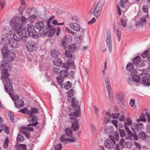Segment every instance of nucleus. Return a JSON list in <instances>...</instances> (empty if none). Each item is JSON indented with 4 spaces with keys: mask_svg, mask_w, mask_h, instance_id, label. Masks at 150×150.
<instances>
[{
    "mask_svg": "<svg viewBox=\"0 0 150 150\" xmlns=\"http://www.w3.org/2000/svg\"><path fill=\"white\" fill-rule=\"evenodd\" d=\"M68 101L69 102H71V105L73 108L69 109V115L71 119L75 118L76 117H79L80 114V105H79V102L75 98L72 99L68 98Z\"/></svg>",
    "mask_w": 150,
    "mask_h": 150,
    "instance_id": "obj_1",
    "label": "nucleus"
},
{
    "mask_svg": "<svg viewBox=\"0 0 150 150\" xmlns=\"http://www.w3.org/2000/svg\"><path fill=\"white\" fill-rule=\"evenodd\" d=\"M113 135H109V139H107L104 142L105 146L109 149L113 148L114 145L115 144V140L116 141L119 140V135L118 132H114Z\"/></svg>",
    "mask_w": 150,
    "mask_h": 150,
    "instance_id": "obj_2",
    "label": "nucleus"
},
{
    "mask_svg": "<svg viewBox=\"0 0 150 150\" xmlns=\"http://www.w3.org/2000/svg\"><path fill=\"white\" fill-rule=\"evenodd\" d=\"M105 4V2L103 0L100 1L97 3L94 8H92L90 11V15L94 16L98 18L99 17L101 13V11L103 8V6Z\"/></svg>",
    "mask_w": 150,
    "mask_h": 150,
    "instance_id": "obj_3",
    "label": "nucleus"
},
{
    "mask_svg": "<svg viewBox=\"0 0 150 150\" xmlns=\"http://www.w3.org/2000/svg\"><path fill=\"white\" fill-rule=\"evenodd\" d=\"M39 123L36 121L33 123L29 124L26 127H23L22 129L20 130V132L24 134L26 137H29L30 134L29 133L26 132V130L28 131H32L34 130L33 126H35L38 124Z\"/></svg>",
    "mask_w": 150,
    "mask_h": 150,
    "instance_id": "obj_4",
    "label": "nucleus"
},
{
    "mask_svg": "<svg viewBox=\"0 0 150 150\" xmlns=\"http://www.w3.org/2000/svg\"><path fill=\"white\" fill-rule=\"evenodd\" d=\"M35 26L36 28L40 31V34L42 37L45 36L48 31V29L46 30H43V29H45V27L44 25V22L42 21H38L36 22Z\"/></svg>",
    "mask_w": 150,
    "mask_h": 150,
    "instance_id": "obj_5",
    "label": "nucleus"
},
{
    "mask_svg": "<svg viewBox=\"0 0 150 150\" xmlns=\"http://www.w3.org/2000/svg\"><path fill=\"white\" fill-rule=\"evenodd\" d=\"M34 28L35 26L32 23H30L28 24L27 27L23 28V30L22 31L21 33L22 36L25 38L28 37L30 35L31 31Z\"/></svg>",
    "mask_w": 150,
    "mask_h": 150,
    "instance_id": "obj_6",
    "label": "nucleus"
},
{
    "mask_svg": "<svg viewBox=\"0 0 150 150\" xmlns=\"http://www.w3.org/2000/svg\"><path fill=\"white\" fill-rule=\"evenodd\" d=\"M26 46L28 51L32 52L36 49L37 45L35 42L32 40H30L26 42Z\"/></svg>",
    "mask_w": 150,
    "mask_h": 150,
    "instance_id": "obj_7",
    "label": "nucleus"
},
{
    "mask_svg": "<svg viewBox=\"0 0 150 150\" xmlns=\"http://www.w3.org/2000/svg\"><path fill=\"white\" fill-rule=\"evenodd\" d=\"M8 69H2L1 72V76L2 78L3 79V81L4 83V81H11V80L9 79V77L10 74L8 72Z\"/></svg>",
    "mask_w": 150,
    "mask_h": 150,
    "instance_id": "obj_8",
    "label": "nucleus"
},
{
    "mask_svg": "<svg viewBox=\"0 0 150 150\" xmlns=\"http://www.w3.org/2000/svg\"><path fill=\"white\" fill-rule=\"evenodd\" d=\"M132 121L131 119L129 117H128L127 121L124 123V126L126 131L128 135L132 134V132L129 129V127L131 126V127H133L132 126Z\"/></svg>",
    "mask_w": 150,
    "mask_h": 150,
    "instance_id": "obj_9",
    "label": "nucleus"
},
{
    "mask_svg": "<svg viewBox=\"0 0 150 150\" xmlns=\"http://www.w3.org/2000/svg\"><path fill=\"white\" fill-rule=\"evenodd\" d=\"M141 79H142V82L143 84L145 86L150 85V79L149 76L147 74L142 73L140 75Z\"/></svg>",
    "mask_w": 150,
    "mask_h": 150,
    "instance_id": "obj_10",
    "label": "nucleus"
},
{
    "mask_svg": "<svg viewBox=\"0 0 150 150\" xmlns=\"http://www.w3.org/2000/svg\"><path fill=\"white\" fill-rule=\"evenodd\" d=\"M16 52L14 50H10L7 53L6 58L8 62H12L15 59L16 57Z\"/></svg>",
    "mask_w": 150,
    "mask_h": 150,
    "instance_id": "obj_11",
    "label": "nucleus"
},
{
    "mask_svg": "<svg viewBox=\"0 0 150 150\" xmlns=\"http://www.w3.org/2000/svg\"><path fill=\"white\" fill-rule=\"evenodd\" d=\"M8 44L12 48H18L19 45V43L18 41L11 38L9 40Z\"/></svg>",
    "mask_w": 150,
    "mask_h": 150,
    "instance_id": "obj_12",
    "label": "nucleus"
},
{
    "mask_svg": "<svg viewBox=\"0 0 150 150\" xmlns=\"http://www.w3.org/2000/svg\"><path fill=\"white\" fill-rule=\"evenodd\" d=\"M69 26L71 30L76 31H79L81 29L79 24L77 22H71L69 24Z\"/></svg>",
    "mask_w": 150,
    "mask_h": 150,
    "instance_id": "obj_13",
    "label": "nucleus"
},
{
    "mask_svg": "<svg viewBox=\"0 0 150 150\" xmlns=\"http://www.w3.org/2000/svg\"><path fill=\"white\" fill-rule=\"evenodd\" d=\"M6 82L5 85V90L8 93H13V86L11 83L12 82L10 81H5Z\"/></svg>",
    "mask_w": 150,
    "mask_h": 150,
    "instance_id": "obj_14",
    "label": "nucleus"
},
{
    "mask_svg": "<svg viewBox=\"0 0 150 150\" xmlns=\"http://www.w3.org/2000/svg\"><path fill=\"white\" fill-rule=\"evenodd\" d=\"M72 40V37L70 36H67L64 38L61 42L62 45L64 48H65L66 45L69 43L71 42Z\"/></svg>",
    "mask_w": 150,
    "mask_h": 150,
    "instance_id": "obj_15",
    "label": "nucleus"
},
{
    "mask_svg": "<svg viewBox=\"0 0 150 150\" xmlns=\"http://www.w3.org/2000/svg\"><path fill=\"white\" fill-rule=\"evenodd\" d=\"M10 64L6 60H3L0 64V67L1 69H11Z\"/></svg>",
    "mask_w": 150,
    "mask_h": 150,
    "instance_id": "obj_16",
    "label": "nucleus"
},
{
    "mask_svg": "<svg viewBox=\"0 0 150 150\" xmlns=\"http://www.w3.org/2000/svg\"><path fill=\"white\" fill-rule=\"evenodd\" d=\"M20 22V18L17 16H14L11 20L9 24L12 26H14V25L18 24Z\"/></svg>",
    "mask_w": 150,
    "mask_h": 150,
    "instance_id": "obj_17",
    "label": "nucleus"
},
{
    "mask_svg": "<svg viewBox=\"0 0 150 150\" xmlns=\"http://www.w3.org/2000/svg\"><path fill=\"white\" fill-rule=\"evenodd\" d=\"M105 81L106 84V88L108 91V93L109 94V95H110V93H111L112 90L110 82L109 81V79L108 77H105Z\"/></svg>",
    "mask_w": 150,
    "mask_h": 150,
    "instance_id": "obj_18",
    "label": "nucleus"
},
{
    "mask_svg": "<svg viewBox=\"0 0 150 150\" xmlns=\"http://www.w3.org/2000/svg\"><path fill=\"white\" fill-rule=\"evenodd\" d=\"M9 39L6 35L3 34L1 38V42L3 45H6L8 43Z\"/></svg>",
    "mask_w": 150,
    "mask_h": 150,
    "instance_id": "obj_19",
    "label": "nucleus"
},
{
    "mask_svg": "<svg viewBox=\"0 0 150 150\" xmlns=\"http://www.w3.org/2000/svg\"><path fill=\"white\" fill-rule=\"evenodd\" d=\"M52 24L50 22L47 23V29L48 30V31L47 32H48L49 31V33L51 34V35H53L54 34L56 30L55 29L53 28V26L52 25Z\"/></svg>",
    "mask_w": 150,
    "mask_h": 150,
    "instance_id": "obj_20",
    "label": "nucleus"
},
{
    "mask_svg": "<svg viewBox=\"0 0 150 150\" xmlns=\"http://www.w3.org/2000/svg\"><path fill=\"white\" fill-rule=\"evenodd\" d=\"M129 0H120L119 4L121 6L122 8H124V10L123 11H126L128 8V7L127 6L126 3L128 2Z\"/></svg>",
    "mask_w": 150,
    "mask_h": 150,
    "instance_id": "obj_21",
    "label": "nucleus"
},
{
    "mask_svg": "<svg viewBox=\"0 0 150 150\" xmlns=\"http://www.w3.org/2000/svg\"><path fill=\"white\" fill-rule=\"evenodd\" d=\"M4 33L6 35L8 36L11 35H12L13 32V30L12 28L11 27H8L6 28L4 30Z\"/></svg>",
    "mask_w": 150,
    "mask_h": 150,
    "instance_id": "obj_22",
    "label": "nucleus"
},
{
    "mask_svg": "<svg viewBox=\"0 0 150 150\" xmlns=\"http://www.w3.org/2000/svg\"><path fill=\"white\" fill-rule=\"evenodd\" d=\"M134 125L135 126H133V127H131V129L133 131L134 130V129L137 131H139L141 130L143 127V124L142 123H138Z\"/></svg>",
    "mask_w": 150,
    "mask_h": 150,
    "instance_id": "obj_23",
    "label": "nucleus"
},
{
    "mask_svg": "<svg viewBox=\"0 0 150 150\" xmlns=\"http://www.w3.org/2000/svg\"><path fill=\"white\" fill-rule=\"evenodd\" d=\"M21 33L16 32L13 35V39L19 41L21 39L22 35Z\"/></svg>",
    "mask_w": 150,
    "mask_h": 150,
    "instance_id": "obj_24",
    "label": "nucleus"
},
{
    "mask_svg": "<svg viewBox=\"0 0 150 150\" xmlns=\"http://www.w3.org/2000/svg\"><path fill=\"white\" fill-rule=\"evenodd\" d=\"M116 98L117 102L120 103L122 104L123 102V95L120 93L116 94Z\"/></svg>",
    "mask_w": 150,
    "mask_h": 150,
    "instance_id": "obj_25",
    "label": "nucleus"
},
{
    "mask_svg": "<svg viewBox=\"0 0 150 150\" xmlns=\"http://www.w3.org/2000/svg\"><path fill=\"white\" fill-rule=\"evenodd\" d=\"M13 28L14 30L16 32L21 33L23 29L22 25L20 23L18 24H17L16 25H14V26H13Z\"/></svg>",
    "mask_w": 150,
    "mask_h": 150,
    "instance_id": "obj_26",
    "label": "nucleus"
},
{
    "mask_svg": "<svg viewBox=\"0 0 150 150\" xmlns=\"http://www.w3.org/2000/svg\"><path fill=\"white\" fill-rule=\"evenodd\" d=\"M14 104L16 107L18 108H21L24 105V102L23 100H21L16 102Z\"/></svg>",
    "mask_w": 150,
    "mask_h": 150,
    "instance_id": "obj_27",
    "label": "nucleus"
},
{
    "mask_svg": "<svg viewBox=\"0 0 150 150\" xmlns=\"http://www.w3.org/2000/svg\"><path fill=\"white\" fill-rule=\"evenodd\" d=\"M27 15H32L33 14L36 13V9L33 7L31 6L29 7L28 9L27 10Z\"/></svg>",
    "mask_w": 150,
    "mask_h": 150,
    "instance_id": "obj_28",
    "label": "nucleus"
},
{
    "mask_svg": "<svg viewBox=\"0 0 150 150\" xmlns=\"http://www.w3.org/2000/svg\"><path fill=\"white\" fill-rule=\"evenodd\" d=\"M113 127L110 126H107L105 127V133L110 134L113 132Z\"/></svg>",
    "mask_w": 150,
    "mask_h": 150,
    "instance_id": "obj_29",
    "label": "nucleus"
},
{
    "mask_svg": "<svg viewBox=\"0 0 150 150\" xmlns=\"http://www.w3.org/2000/svg\"><path fill=\"white\" fill-rule=\"evenodd\" d=\"M31 33H32L31 36L33 38L37 39L38 38L39 36L38 33L35 30V27L33 28V29L31 31Z\"/></svg>",
    "mask_w": 150,
    "mask_h": 150,
    "instance_id": "obj_30",
    "label": "nucleus"
},
{
    "mask_svg": "<svg viewBox=\"0 0 150 150\" xmlns=\"http://www.w3.org/2000/svg\"><path fill=\"white\" fill-rule=\"evenodd\" d=\"M54 64L56 66H59L62 63L61 60L59 59L56 58L53 60Z\"/></svg>",
    "mask_w": 150,
    "mask_h": 150,
    "instance_id": "obj_31",
    "label": "nucleus"
},
{
    "mask_svg": "<svg viewBox=\"0 0 150 150\" xmlns=\"http://www.w3.org/2000/svg\"><path fill=\"white\" fill-rule=\"evenodd\" d=\"M20 18V22H21V23L23 25L26 24L29 21L28 17L26 18L24 16H21Z\"/></svg>",
    "mask_w": 150,
    "mask_h": 150,
    "instance_id": "obj_32",
    "label": "nucleus"
},
{
    "mask_svg": "<svg viewBox=\"0 0 150 150\" xmlns=\"http://www.w3.org/2000/svg\"><path fill=\"white\" fill-rule=\"evenodd\" d=\"M114 29L115 32L116 33L117 36L118 37V40L119 41L120 40L121 36V33L120 31V29L118 28L116 26L114 27Z\"/></svg>",
    "mask_w": 150,
    "mask_h": 150,
    "instance_id": "obj_33",
    "label": "nucleus"
},
{
    "mask_svg": "<svg viewBox=\"0 0 150 150\" xmlns=\"http://www.w3.org/2000/svg\"><path fill=\"white\" fill-rule=\"evenodd\" d=\"M50 54L53 57H56L58 56L59 52L57 50L53 49L51 51Z\"/></svg>",
    "mask_w": 150,
    "mask_h": 150,
    "instance_id": "obj_34",
    "label": "nucleus"
},
{
    "mask_svg": "<svg viewBox=\"0 0 150 150\" xmlns=\"http://www.w3.org/2000/svg\"><path fill=\"white\" fill-rule=\"evenodd\" d=\"M59 74L61 77L64 78L67 77L68 75L67 71L66 70H61L59 72Z\"/></svg>",
    "mask_w": 150,
    "mask_h": 150,
    "instance_id": "obj_35",
    "label": "nucleus"
},
{
    "mask_svg": "<svg viewBox=\"0 0 150 150\" xmlns=\"http://www.w3.org/2000/svg\"><path fill=\"white\" fill-rule=\"evenodd\" d=\"M106 42L107 46L108 47L109 52H111L112 49V42L111 39L106 40Z\"/></svg>",
    "mask_w": 150,
    "mask_h": 150,
    "instance_id": "obj_36",
    "label": "nucleus"
},
{
    "mask_svg": "<svg viewBox=\"0 0 150 150\" xmlns=\"http://www.w3.org/2000/svg\"><path fill=\"white\" fill-rule=\"evenodd\" d=\"M74 64V62L71 60H68V62L64 64L63 65L64 68L67 69H68L70 67V65H73Z\"/></svg>",
    "mask_w": 150,
    "mask_h": 150,
    "instance_id": "obj_37",
    "label": "nucleus"
},
{
    "mask_svg": "<svg viewBox=\"0 0 150 150\" xmlns=\"http://www.w3.org/2000/svg\"><path fill=\"white\" fill-rule=\"evenodd\" d=\"M139 138L142 140H145L147 137L146 134L144 132H140L138 134Z\"/></svg>",
    "mask_w": 150,
    "mask_h": 150,
    "instance_id": "obj_38",
    "label": "nucleus"
},
{
    "mask_svg": "<svg viewBox=\"0 0 150 150\" xmlns=\"http://www.w3.org/2000/svg\"><path fill=\"white\" fill-rule=\"evenodd\" d=\"M140 79H141L140 76H139L136 74H134L133 76L132 80L135 82L138 83L140 81Z\"/></svg>",
    "mask_w": 150,
    "mask_h": 150,
    "instance_id": "obj_39",
    "label": "nucleus"
},
{
    "mask_svg": "<svg viewBox=\"0 0 150 150\" xmlns=\"http://www.w3.org/2000/svg\"><path fill=\"white\" fill-rule=\"evenodd\" d=\"M79 128L78 122L77 121L74 122L72 123V128L74 131H76Z\"/></svg>",
    "mask_w": 150,
    "mask_h": 150,
    "instance_id": "obj_40",
    "label": "nucleus"
},
{
    "mask_svg": "<svg viewBox=\"0 0 150 150\" xmlns=\"http://www.w3.org/2000/svg\"><path fill=\"white\" fill-rule=\"evenodd\" d=\"M65 132L66 136L69 137H72L73 136L72 131L70 128H68L65 129Z\"/></svg>",
    "mask_w": 150,
    "mask_h": 150,
    "instance_id": "obj_41",
    "label": "nucleus"
},
{
    "mask_svg": "<svg viewBox=\"0 0 150 150\" xmlns=\"http://www.w3.org/2000/svg\"><path fill=\"white\" fill-rule=\"evenodd\" d=\"M8 113L11 122L13 123L14 122V116L13 113L12 112L9 111L8 112Z\"/></svg>",
    "mask_w": 150,
    "mask_h": 150,
    "instance_id": "obj_42",
    "label": "nucleus"
},
{
    "mask_svg": "<svg viewBox=\"0 0 150 150\" xmlns=\"http://www.w3.org/2000/svg\"><path fill=\"white\" fill-rule=\"evenodd\" d=\"M12 93H9L12 99L14 101L18 100L19 98V96L13 94Z\"/></svg>",
    "mask_w": 150,
    "mask_h": 150,
    "instance_id": "obj_43",
    "label": "nucleus"
},
{
    "mask_svg": "<svg viewBox=\"0 0 150 150\" xmlns=\"http://www.w3.org/2000/svg\"><path fill=\"white\" fill-rule=\"evenodd\" d=\"M68 138L67 137V136L65 134H63L62 135L60 140L61 142H64V143H67V140Z\"/></svg>",
    "mask_w": 150,
    "mask_h": 150,
    "instance_id": "obj_44",
    "label": "nucleus"
},
{
    "mask_svg": "<svg viewBox=\"0 0 150 150\" xmlns=\"http://www.w3.org/2000/svg\"><path fill=\"white\" fill-rule=\"evenodd\" d=\"M19 112H21L24 114H28L29 115L30 113V110L27 108H25L21 109Z\"/></svg>",
    "mask_w": 150,
    "mask_h": 150,
    "instance_id": "obj_45",
    "label": "nucleus"
},
{
    "mask_svg": "<svg viewBox=\"0 0 150 150\" xmlns=\"http://www.w3.org/2000/svg\"><path fill=\"white\" fill-rule=\"evenodd\" d=\"M76 47L74 44L69 45L68 46V50L71 52H74L76 50Z\"/></svg>",
    "mask_w": 150,
    "mask_h": 150,
    "instance_id": "obj_46",
    "label": "nucleus"
},
{
    "mask_svg": "<svg viewBox=\"0 0 150 150\" xmlns=\"http://www.w3.org/2000/svg\"><path fill=\"white\" fill-rule=\"evenodd\" d=\"M38 112L37 109L35 108H32L31 110V111H30L29 115L32 117L33 115Z\"/></svg>",
    "mask_w": 150,
    "mask_h": 150,
    "instance_id": "obj_47",
    "label": "nucleus"
},
{
    "mask_svg": "<svg viewBox=\"0 0 150 150\" xmlns=\"http://www.w3.org/2000/svg\"><path fill=\"white\" fill-rule=\"evenodd\" d=\"M91 127L92 133L95 134L97 132V129L93 123L91 124Z\"/></svg>",
    "mask_w": 150,
    "mask_h": 150,
    "instance_id": "obj_48",
    "label": "nucleus"
},
{
    "mask_svg": "<svg viewBox=\"0 0 150 150\" xmlns=\"http://www.w3.org/2000/svg\"><path fill=\"white\" fill-rule=\"evenodd\" d=\"M4 131L7 134H9L10 131V128L4 125Z\"/></svg>",
    "mask_w": 150,
    "mask_h": 150,
    "instance_id": "obj_49",
    "label": "nucleus"
},
{
    "mask_svg": "<svg viewBox=\"0 0 150 150\" xmlns=\"http://www.w3.org/2000/svg\"><path fill=\"white\" fill-rule=\"evenodd\" d=\"M72 52L68 50H66L65 51V54L67 57L70 58H71L72 57Z\"/></svg>",
    "mask_w": 150,
    "mask_h": 150,
    "instance_id": "obj_50",
    "label": "nucleus"
},
{
    "mask_svg": "<svg viewBox=\"0 0 150 150\" xmlns=\"http://www.w3.org/2000/svg\"><path fill=\"white\" fill-rule=\"evenodd\" d=\"M57 81L59 84H61L63 81L64 78L60 76H58L57 77Z\"/></svg>",
    "mask_w": 150,
    "mask_h": 150,
    "instance_id": "obj_51",
    "label": "nucleus"
},
{
    "mask_svg": "<svg viewBox=\"0 0 150 150\" xmlns=\"http://www.w3.org/2000/svg\"><path fill=\"white\" fill-rule=\"evenodd\" d=\"M106 40L111 39V34L110 30L107 29L106 30Z\"/></svg>",
    "mask_w": 150,
    "mask_h": 150,
    "instance_id": "obj_52",
    "label": "nucleus"
},
{
    "mask_svg": "<svg viewBox=\"0 0 150 150\" xmlns=\"http://www.w3.org/2000/svg\"><path fill=\"white\" fill-rule=\"evenodd\" d=\"M17 140L20 142H23L24 140V138L22 134H18L17 137Z\"/></svg>",
    "mask_w": 150,
    "mask_h": 150,
    "instance_id": "obj_53",
    "label": "nucleus"
},
{
    "mask_svg": "<svg viewBox=\"0 0 150 150\" xmlns=\"http://www.w3.org/2000/svg\"><path fill=\"white\" fill-rule=\"evenodd\" d=\"M133 146V143L131 141H128L126 142L125 146L127 148H131Z\"/></svg>",
    "mask_w": 150,
    "mask_h": 150,
    "instance_id": "obj_54",
    "label": "nucleus"
},
{
    "mask_svg": "<svg viewBox=\"0 0 150 150\" xmlns=\"http://www.w3.org/2000/svg\"><path fill=\"white\" fill-rule=\"evenodd\" d=\"M141 59V58L139 57H137L133 59V62L134 64H137L140 62Z\"/></svg>",
    "mask_w": 150,
    "mask_h": 150,
    "instance_id": "obj_55",
    "label": "nucleus"
},
{
    "mask_svg": "<svg viewBox=\"0 0 150 150\" xmlns=\"http://www.w3.org/2000/svg\"><path fill=\"white\" fill-rule=\"evenodd\" d=\"M71 84L69 81H67L65 83V85L64 86V88L68 90L71 87Z\"/></svg>",
    "mask_w": 150,
    "mask_h": 150,
    "instance_id": "obj_56",
    "label": "nucleus"
},
{
    "mask_svg": "<svg viewBox=\"0 0 150 150\" xmlns=\"http://www.w3.org/2000/svg\"><path fill=\"white\" fill-rule=\"evenodd\" d=\"M135 100L134 99H131L129 103V104L132 107H134V109L135 110L136 109V107L135 105H134L135 103Z\"/></svg>",
    "mask_w": 150,
    "mask_h": 150,
    "instance_id": "obj_57",
    "label": "nucleus"
},
{
    "mask_svg": "<svg viewBox=\"0 0 150 150\" xmlns=\"http://www.w3.org/2000/svg\"><path fill=\"white\" fill-rule=\"evenodd\" d=\"M74 92V89H70L67 93L68 96L70 98L72 97L73 96Z\"/></svg>",
    "mask_w": 150,
    "mask_h": 150,
    "instance_id": "obj_58",
    "label": "nucleus"
},
{
    "mask_svg": "<svg viewBox=\"0 0 150 150\" xmlns=\"http://www.w3.org/2000/svg\"><path fill=\"white\" fill-rule=\"evenodd\" d=\"M134 67V65L132 63L128 64L126 66V69L127 70H130L132 69Z\"/></svg>",
    "mask_w": 150,
    "mask_h": 150,
    "instance_id": "obj_59",
    "label": "nucleus"
},
{
    "mask_svg": "<svg viewBox=\"0 0 150 150\" xmlns=\"http://www.w3.org/2000/svg\"><path fill=\"white\" fill-rule=\"evenodd\" d=\"M30 116V117L28 119V121L30 122H33L37 120L38 118L36 116H34L32 118Z\"/></svg>",
    "mask_w": 150,
    "mask_h": 150,
    "instance_id": "obj_60",
    "label": "nucleus"
},
{
    "mask_svg": "<svg viewBox=\"0 0 150 150\" xmlns=\"http://www.w3.org/2000/svg\"><path fill=\"white\" fill-rule=\"evenodd\" d=\"M36 13L33 14L32 15H29V16L28 17L29 18V20H32L33 19H36L38 18V16L36 15H35V14Z\"/></svg>",
    "mask_w": 150,
    "mask_h": 150,
    "instance_id": "obj_61",
    "label": "nucleus"
},
{
    "mask_svg": "<svg viewBox=\"0 0 150 150\" xmlns=\"http://www.w3.org/2000/svg\"><path fill=\"white\" fill-rule=\"evenodd\" d=\"M19 150H26V146L25 145L20 144L18 145Z\"/></svg>",
    "mask_w": 150,
    "mask_h": 150,
    "instance_id": "obj_62",
    "label": "nucleus"
},
{
    "mask_svg": "<svg viewBox=\"0 0 150 150\" xmlns=\"http://www.w3.org/2000/svg\"><path fill=\"white\" fill-rule=\"evenodd\" d=\"M120 113H114L112 114V118L113 119H117L119 117Z\"/></svg>",
    "mask_w": 150,
    "mask_h": 150,
    "instance_id": "obj_63",
    "label": "nucleus"
},
{
    "mask_svg": "<svg viewBox=\"0 0 150 150\" xmlns=\"http://www.w3.org/2000/svg\"><path fill=\"white\" fill-rule=\"evenodd\" d=\"M62 148V145L60 143L56 144L54 146L55 150H61Z\"/></svg>",
    "mask_w": 150,
    "mask_h": 150,
    "instance_id": "obj_64",
    "label": "nucleus"
}]
</instances>
